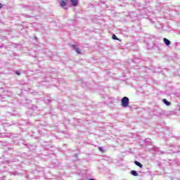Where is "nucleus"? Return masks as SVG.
I'll list each match as a JSON object with an SVG mask.
<instances>
[{"instance_id":"1","label":"nucleus","mask_w":180,"mask_h":180,"mask_svg":"<svg viewBox=\"0 0 180 180\" xmlns=\"http://www.w3.org/2000/svg\"><path fill=\"white\" fill-rule=\"evenodd\" d=\"M129 98L126 96L123 97L121 100L122 106L123 108H127V106H129Z\"/></svg>"},{"instance_id":"2","label":"nucleus","mask_w":180,"mask_h":180,"mask_svg":"<svg viewBox=\"0 0 180 180\" xmlns=\"http://www.w3.org/2000/svg\"><path fill=\"white\" fill-rule=\"evenodd\" d=\"M67 1L68 0H60V5L61 8H63V9H65L66 11L67 9H68V8L66 6Z\"/></svg>"},{"instance_id":"3","label":"nucleus","mask_w":180,"mask_h":180,"mask_svg":"<svg viewBox=\"0 0 180 180\" xmlns=\"http://www.w3.org/2000/svg\"><path fill=\"white\" fill-rule=\"evenodd\" d=\"M72 47L73 50H75L76 53H77V54H81V51L79 50V48L77 46V45L72 44Z\"/></svg>"},{"instance_id":"4","label":"nucleus","mask_w":180,"mask_h":180,"mask_svg":"<svg viewBox=\"0 0 180 180\" xmlns=\"http://www.w3.org/2000/svg\"><path fill=\"white\" fill-rule=\"evenodd\" d=\"M72 6H78V0H70Z\"/></svg>"},{"instance_id":"5","label":"nucleus","mask_w":180,"mask_h":180,"mask_svg":"<svg viewBox=\"0 0 180 180\" xmlns=\"http://www.w3.org/2000/svg\"><path fill=\"white\" fill-rule=\"evenodd\" d=\"M163 41H164L165 44H166V46H169V44H171V41H169V39H168L167 38H164Z\"/></svg>"},{"instance_id":"6","label":"nucleus","mask_w":180,"mask_h":180,"mask_svg":"<svg viewBox=\"0 0 180 180\" xmlns=\"http://www.w3.org/2000/svg\"><path fill=\"white\" fill-rule=\"evenodd\" d=\"M163 103H165V105H166L167 106H171V103L168 101H167V99L164 98L162 100Z\"/></svg>"},{"instance_id":"7","label":"nucleus","mask_w":180,"mask_h":180,"mask_svg":"<svg viewBox=\"0 0 180 180\" xmlns=\"http://www.w3.org/2000/svg\"><path fill=\"white\" fill-rule=\"evenodd\" d=\"M134 164L137 165V167H139V168H143V165L140 163V162L135 160Z\"/></svg>"},{"instance_id":"8","label":"nucleus","mask_w":180,"mask_h":180,"mask_svg":"<svg viewBox=\"0 0 180 180\" xmlns=\"http://www.w3.org/2000/svg\"><path fill=\"white\" fill-rule=\"evenodd\" d=\"M131 174L133 175V176H139V173L136 170H131Z\"/></svg>"},{"instance_id":"9","label":"nucleus","mask_w":180,"mask_h":180,"mask_svg":"<svg viewBox=\"0 0 180 180\" xmlns=\"http://www.w3.org/2000/svg\"><path fill=\"white\" fill-rule=\"evenodd\" d=\"M145 143H146V144L148 145V146H149V144H151V139H146V140H145Z\"/></svg>"},{"instance_id":"10","label":"nucleus","mask_w":180,"mask_h":180,"mask_svg":"<svg viewBox=\"0 0 180 180\" xmlns=\"http://www.w3.org/2000/svg\"><path fill=\"white\" fill-rule=\"evenodd\" d=\"M113 40H117V37L115 34L112 35Z\"/></svg>"},{"instance_id":"11","label":"nucleus","mask_w":180,"mask_h":180,"mask_svg":"<svg viewBox=\"0 0 180 180\" xmlns=\"http://www.w3.org/2000/svg\"><path fill=\"white\" fill-rule=\"evenodd\" d=\"M15 74H16L17 75H20V72H16Z\"/></svg>"},{"instance_id":"12","label":"nucleus","mask_w":180,"mask_h":180,"mask_svg":"<svg viewBox=\"0 0 180 180\" xmlns=\"http://www.w3.org/2000/svg\"><path fill=\"white\" fill-rule=\"evenodd\" d=\"M1 8H2V4H0V9H1Z\"/></svg>"},{"instance_id":"13","label":"nucleus","mask_w":180,"mask_h":180,"mask_svg":"<svg viewBox=\"0 0 180 180\" xmlns=\"http://www.w3.org/2000/svg\"><path fill=\"white\" fill-rule=\"evenodd\" d=\"M35 39H37V37H35Z\"/></svg>"}]
</instances>
